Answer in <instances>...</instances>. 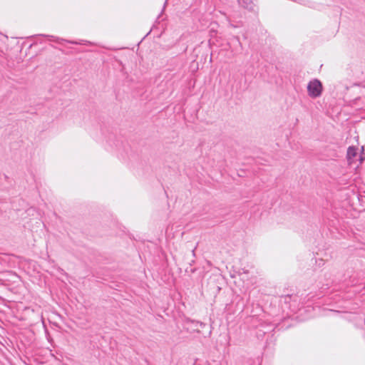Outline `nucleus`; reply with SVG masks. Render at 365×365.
<instances>
[{
	"mask_svg": "<svg viewBox=\"0 0 365 365\" xmlns=\"http://www.w3.org/2000/svg\"><path fill=\"white\" fill-rule=\"evenodd\" d=\"M357 155V148L354 146H350L347 149L346 158L348 160H350L355 158Z\"/></svg>",
	"mask_w": 365,
	"mask_h": 365,
	"instance_id": "4",
	"label": "nucleus"
},
{
	"mask_svg": "<svg viewBox=\"0 0 365 365\" xmlns=\"http://www.w3.org/2000/svg\"><path fill=\"white\" fill-rule=\"evenodd\" d=\"M48 37L50 41H54L55 37L53 36H49Z\"/></svg>",
	"mask_w": 365,
	"mask_h": 365,
	"instance_id": "5",
	"label": "nucleus"
},
{
	"mask_svg": "<svg viewBox=\"0 0 365 365\" xmlns=\"http://www.w3.org/2000/svg\"><path fill=\"white\" fill-rule=\"evenodd\" d=\"M323 91V86L322 82L315 78L310 81L307 85V92L309 97L317 98L321 96Z\"/></svg>",
	"mask_w": 365,
	"mask_h": 365,
	"instance_id": "1",
	"label": "nucleus"
},
{
	"mask_svg": "<svg viewBox=\"0 0 365 365\" xmlns=\"http://www.w3.org/2000/svg\"><path fill=\"white\" fill-rule=\"evenodd\" d=\"M188 329H192L193 331H195L198 333H200V329H202L206 327V324L203 322L195 321V320H190L187 322Z\"/></svg>",
	"mask_w": 365,
	"mask_h": 365,
	"instance_id": "3",
	"label": "nucleus"
},
{
	"mask_svg": "<svg viewBox=\"0 0 365 365\" xmlns=\"http://www.w3.org/2000/svg\"><path fill=\"white\" fill-rule=\"evenodd\" d=\"M239 5L250 11H255L256 5L255 0H237Z\"/></svg>",
	"mask_w": 365,
	"mask_h": 365,
	"instance_id": "2",
	"label": "nucleus"
}]
</instances>
